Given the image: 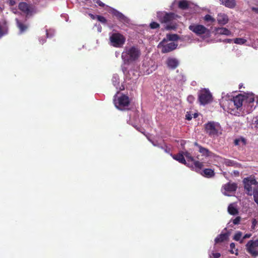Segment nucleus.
Masks as SVG:
<instances>
[{"mask_svg": "<svg viewBox=\"0 0 258 258\" xmlns=\"http://www.w3.org/2000/svg\"><path fill=\"white\" fill-rule=\"evenodd\" d=\"M141 55V50L138 46H126L121 53V58L124 64L129 65L138 60Z\"/></svg>", "mask_w": 258, "mask_h": 258, "instance_id": "1", "label": "nucleus"}, {"mask_svg": "<svg viewBox=\"0 0 258 258\" xmlns=\"http://www.w3.org/2000/svg\"><path fill=\"white\" fill-rule=\"evenodd\" d=\"M243 182L246 194L253 196V200L258 206V182L254 177L250 176L245 178Z\"/></svg>", "mask_w": 258, "mask_h": 258, "instance_id": "2", "label": "nucleus"}, {"mask_svg": "<svg viewBox=\"0 0 258 258\" xmlns=\"http://www.w3.org/2000/svg\"><path fill=\"white\" fill-rule=\"evenodd\" d=\"M220 128V124L215 121H208L205 124V132L210 137L218 136V133Z\"/></svg>", "mask_w": 258, "mask_h": 258, "instance_id": "3", "label": "nucleus"}, {"mask_svg": "<svg viewBox=\"0 0 258 258\" xmlns=\"http://www.w3.org/2000/svg\"><path fill=\"white\" fill-rule=\"evenodd\" d=\"M125 37L121 33H113L109 37L111 45L115 47H121L125 42Z\"/></svg>", "mask_w": 258, "mask_h": 258, "instance_id": "4", "label": "nucleus"}, {"mask_svg": "<svg viewBox=\"0 0 258 258\" xmlns=\"http://www.w3.org/2000/svg\"><path fill=\"white\" fill-rule=\"evenodd\" d=\"M198 100L201 104L205 105L212 101V95L208 89H202L199 93Z\"/></svg>", "mask_w": 258, "mask_h": 258, "instance_id": "5", "label": "nucleus"}, {"mask_svg": "<svg viewBox=\"0 0 258 258\" xmlns=\"http://www.w3.org/2000/svg\"><path fill=\"white\" fill-rule=\"evenodd\" d=\"M178 17L174 13H161L158 14V18L161 23H171Z\"/></svg>", "mask_w": 258, "mask_h": 258, "instance_id": "6", "label": "nucleus"}, {"mask_svg": "<svg viewBox=\"0 0 258 258\" xmlns=\"http://www.w3.org/2000/svg\"><path fill=\"white\" fill-rule=\"evenodd\" d=\"M188 29L198 36L203 34H209V30L204 25L198 24H191L189 26Z\"/></svg>", "mask_w": 258, "mask_h": 258, "instance_id": "7", "label": "nucleus"}, {"mask_svg": "<svg viewBox=\"0 0 258 258\" xmlns=\"http://www.w3.org/2000/svg\"><path fill=\"white\" fill-rule=\"evenodd\" d=\"M167 40L165 39H164L158 44V47L159 48H161V52L162 53L171 52L175 49L177 47V44H176L174 42H170L169 43L165 44Z\"/></svg>", "mask_w": 258, "mask_h": 258, "instance_id": "8", "label": "nucleus"}, {"mask_svg": "<svg viewBox=\"0 0 258 258\" xmlns=\"http://www.w3.org/2000/svg\"><path fill=\"white\" fill-rule=\"evenodd\" d=\"M18 7L19 10L25 14L26 16H32L36 13L35 7L26 3L21 2L19 4Z\"/></svg>", "mask_w": 258, "mask_h": 258, "instance_id": "9", "label": "nucleus"}, {"mask_svg": "<svg viewBox=\"0 0 258 258\" xmlns=\"http://www.w3.org/2000/svg\"><path fill=\"white\" fill-rule=\"evenodd\" d=\"M258 239L255 240H249L246 245L247 251L252 256H257L258 255Z\"/></svg>", "mask_w": 258, "mask_h": 258, "instance_id": "10", "label": "nucleus"}, {"mask_svg": "<svg viewBox=\"0 0 258 258\" xmlns=\"http://www.w3.org/2000/svg\"><path fill=\"white\" fill-rule=\"evenodd\" d=\"M111 12L112 15L115 17L120 22L124 24H130V20L121 12L114 9H112Z\"/></svg>", "mask_w": 258, "mask_h": 258, "instance_id": "11", "label": "nucleus"}, {"mask_svg": "<svg viewBox=\"0 0 258 258\" xmlns=\"http://www.w3.org/2000/svg\"><path fill=\"white\" fill-rule=\"evenodd\" d=\"M130 104V101L128 97L125 95H122L119 97L117 99V101H115V104L117 108H122L126 106H128Z\"/></svg>", "mask_w": 258, "mask_h": 258, "instance_id": "12", "label": "nucleus"}, {"mask_svg": "<svg viewBox=\"0 0 258 258\" xmlns=\"http://www.w3.org/2000/svg\"><path fill=\"white\" fill-rule=\"evenodd\" d=\"M245 100V96L241 94H239L234 97L232 101L234 103L235 108L241 110L243 101Z\"/></svg>", "mask_w": 258, "mask_h": 258, "instance_id": "13", "label": "nucleus"}, {"mask_svg": "<svg viewBox=\"0 0 258 258\" xmlns=\"http://www.w3.org/2000/svg\"><path fill=\"white\" fill-rule=\"evenodd\" d=\"M166 64L169 69L175 70L179 66V62L177 58L169 57L167 58Z\"/></svg>", "mask_w": 258, "mask_h": 258, "instance_id": "14", "label": "nucleus"}, {"mask_svg": "<svg viewBox=\"0 0 258 258\" xmlns=\"http://www.w3.org/2000/svg\"><path fill=\"white\" fill-rule=\"evenodd\" d=\"M222 188L225 191L233 192L235 191L237 188V184L236 183H231L230 182L224 184Z\"/></svg>", "mask_w": 258, "mask_h": 258, "instance_id": "15", "label": "nucleus"}, {"mask_svg": "<svg viewBox=\"0 0 258 258\" xmlns=\"http://www.w3.org/2000/svg\"><path fill=\"white\" fill-rule=\"evenodd\" d=\"M194 145L199 148V152H200L203 156L206 157H209L212 155L211 152H210L208 149L205 148L199 145L197 142H195Z\"/></svg>", "mask_w": 258, "mask_h": 258, "instance_id": "16", "label": "nucleus"}, {"mask_svg": "<svg viewBox=\"0 0 258 258\" xmlns=\"http://www.w3.org/2000/svg\"><path fill=\"white\" fill-rule=\"evenodd\" d=\"M217 20L219 24L224 25L228 22V16L225 14H219Z\"/></svg>", "mask_w": 258, "mask_h": 258, "instance_id": "17", "label": "nucleus"}, {"mask_svg": "<svg viewBox=\"0 0 258 258\" xmlns=\"http://www.w3.org/2000/svg\"><path fill=\"white\" fill-rule=\"evenodd\" d=\"M172 157L174 159L178 161L179 163H182L184 165H187L188 166L189 165L187 164L186 160H185L183 154L182 152H179L177 154L173 155Z\"/></svg>", "mask_w": 258, "mask_h": 258, "instance_id": "18", "label": "nucleus"}, {"mask_svg": "<svg viewBox=\"0 0 258 258\" xmlns=\"http://www.w3.org/2000/svg\"><path fill=\"white\" fill-rule=\"evenodd\" d=\"M229 236V233H221L215 239V243H219L228 240Z\"/></svg>", "mask_w": 258, "mask_h": 258, "instance_id": "19", "label": "nucleus"}, {"mask_svg": "<svg viewBox=\"0 0 258 258\" xmlns=\"http://www.w3.org/2000/svg\"><path fill=\"white\" fill-rule=\"evenodd\" d=\"M15 20H16V22L17 26L19 28V29L20 30V32L21 33H22L24 32H25V31H26V30L28 28V26L26 24H25L24 23H23L22 21H20L17 18H16L15 19Z\"/></svg>", "mask_w": 258, "mask_h": 258, "instance_id": "20", "label": "nucleus"}, {"mask_svg": "<svg viewBox=\"0 0 258 258\" xmlns=\"http://www.w3.org/2000/svg\"><path fill=\"white\" fill-rule=\"evenodd\" d=\"M221 4L225 7L232 9L236 6V2L235 0H220Z\"/></svg>", "mask_w": 258, "mask_h": 258, "instance_id": "21", "label": "nucleus"}, {"mask_svg": "<svg viewBox=\"0 0 258 258\" xmlns=\"http://www.w3.org/2000/svg\"><path fill=\"white\" fill-rule=\"evenodd\" d=\"M216 32L217 34L226 36H229L231 34V32L229 30L224 27L216 28Z\"/></svg>", "mask_w": 258, "mask_h": 258, "instance_id": "22", "label": "nucleus"}, {"mask_svg": "<svg viewBox=\"0 0 258 258\" xmlns=\"http://www.w3.org/2000/svg\"><path fill=\"white\" fill-rule=\"evenodd\" d=\"M234 144L235 146H245L247 144L246 140L243 137H240L236 139L234 141Z\"/></svg>", "mask_w": 258, "mask_h": 258, "instance_id": "23", "label": "nucleus"}, {"mask_svg": "<svg viewBox=\"0 0 258 258\" xmlns=\"http://www.w3.org/2000/svg\"><path fill=\"white\" fill-rule=\"evenodd\" d=\"M8 28L6 23L0 22V38L7 33Z\"/></svg>", "mask_w": 258, "mask_h": 258, "instance_id": "24", "label": "nucleus"}, {"mask_svg": "<svg viewBox=\"0 0 258 258\" xmlns=\"http://www.w3.org/2000/svg\"><path fill=\"white\" fill-rule=\"evenodd\" d=\"M192 162H194L195 171L197 172H200L201 169L204 166L203 163L199 162V161H195V160Z\"/></svg>", "mask_w": 258, "mask_h": 258, "instance_id": "25", "label": "nucleus"}, {"mask_svg": "<svg viewBox=\"0 0 258 258\" xmlns=\"http://www.w3.org/2000/svg\"><path fill=\"white\" fill-rule=\"evenodd\" d=\"M203 175L208 178L212 177L215 174L214 170L209 168L205 169L203 170Z\"/></svg>", "mask_w": 258, "mask_h": 258, "instance_id": "26", "label": "nucleus"}, {"mask_svg": "<svg viewBox=\"0 0 258 258\" xmlns=\"http://www.w3.org/2000/svg\"><path fill=\"white\" fill-rule=\"evenodd\" d=\"M178 6L181 10H187L189 8V4L186 1H180L178 3Z\"/></svg>", "mask_w": 258, "mask_h": 258, "instance_id": "27", "label": "nucleus"}, {"mask_svg": "<svg viewBox=\"0 0 258 258\" xmlns=\"http://www.w3.org/2000/svg\"><path fill=\"white\" fill-rule=\"evenodd\" d=\"M228 212L232 215H235L238 213V210L232 204H230L228 206Z\"/></svg>", "mask_w": 258, "mask_h": 258, "instance_id": "28", "label": "nucleus"}, {"mask_svg": "<svg viewBox=\"0 0 258 258\" xmlns=\"http://www.w3.org/2000/svg\"><path fill=\"white\" fill-rule=\"evenodd\" d=\"M166 37L167 39L170 41H177L179 38V36L176 34H167Z\"/></svg>", "mask_w": 258, "mask_h": 258, "instance_id": "29", "label": "nucleus"}, {"mask_svg": "<svg viewBox=\"0 0 258 258\" xmlns=\"http://www.w3.org/2000/svg\"><path fill=\"white\" fill-rule=\"evenodd\" d=\"M184 157L185 156L188 162L191 161L192 162L194 161V157L191 155L190 153L187 151L182 152Z\"/></svg>", "mask_w": 258, "mask_h": 258, "instance_id": "30", "label": "nucleus"}, {"mask_svg": "<svg viewBox=\"0 0 258 258\" xmlns=\"http://www.w3.org/2000/svg\"><path fill=\"white\" fill-rule=\"evenodd\" d=\"M246 42V40L242 38H237L234 39V42L238 44H243Z\"/></svg>", "mask_w": 258, "mask_h": 258, "instance_id": "31", "label": "nucleus"}, {"mask_svg": "<svg viewBox=\"0 0 258 258\" xmlns=\"http://www.w3.org/2000/svg\"><path fill=\"white\" fill-rule=\"evenodd\" d=\"M96 19L98 21L102 24H106L107 23L106 19L102 16L96 15Z\"/></svg>", "mask_w": 258, "mask_h": 258, "instance_id": "32", "label": "nucleus"}, {"mask_svg": "<svg viewBox=\"0 0 258 258\" xmlns=\"http://www.w3.org/2000/svg\"><path fill=\"white\" fill-rule=\"evenodd\" d=\"M246 101L249 103V105L252 107V105H251V103H252L254 101V98L253 97V95H250L249 97H247L246 99Z\"/></svg>", "mask_w": 258, "mask_h": 258, "instance_id": "33", "label": "nucleus"}, {"mask_svg": "<svg viewBox=\"0 0 258 258\" xmlns=\"http://www.w3.org/2000/svg\"><path fill=\"white\" fill-rule=\"evenodd\" d=\"M242 236V232L238 231L234 236L233 239L235 241H239L240 240L241 237Z\"/></svg>", "mask_w": 258, "mask_h": 258, "instance_id": "34", "label": "nucleus"}, {"mask_svg": "<svg viewBox=\"0 0 258 258\" xmlns=\"http://www.w3.org/2000/svg\"><path fill=\"white\" fill-rule=\"evenodd\" d=\"M204 20L207 22L211 21L212 22H213L215 21L214 18H213L211 15H208V14L206 15L204 17Z\"/></svg>", "mask_w": 258, "mask_h": 258, "instance_id": "35", "label": "nucleus"}, {"mask_svg": "<svg viewBox=\"0 0 258 258\" xmlns=\"http://www.w3.org/2000/svg\"><path fill=\"white\" fill-rule=\"evenodd\" d=\"M150 27L151 29H154L159 28V24L156 22H152L150 24Z\"/></svg>", "mask_w": 258, "mask_h": 258, "instance_id": "36", "label": "nucleus"}, {"mask_svg": "<svg viewBox=\"0 0 258 258\" xmlns=\"http://www.w3.org/2000/svg\"><path fill=\"white\" fill-rule=\"evenodd\" d=\"M241 220V217L239 216H238L236 217L233 220V223L234 225H238L239 224V222Z\"/></svg>", "mask_w": 258, "mask_h": 258, "instance_id": "37", "label": "nucleus"}, {"mask_svg": "<svg viewBox=\"0 0 258 258\" xmlns=\"http://www.w3.org/2000/svg\"><path fill=\"white\" fill-rule=\"evenodd\" d=\"M257 224V222L255 219H253L252 220V225L251 226V228L252 229H254L256 225Z\"/></svg>", "mask_w": 258, "mask_h": 258, "instance_id": "38", "label": "nucleus"}, {"mask_svg": "<svg viewBox=\"0 0 258 258\" xmlns=\"http://www.w3.org/2000/svg\"><path fill=\"white\" fill-rule=\"evenodd\" d=\"M187 100L190 103H192L195 100V98L192 95H189L187 98Z\"/></svg>", "mask_w": 258, "mask_h": 258, "instance_id": "39", "label": "nucleus"}, {"mask_svg": "<svg viewBox=\"0 0 258 258\" xmlns=\"http://www.w3.org/2000/svg\"><path fill=\"white\" fill-rule=\"evenodd\" d=\"M192 118V115L190 114V113L188 112H187L185 115V119L188 120H190Z\"/></svg>", "mask_w": 258, "mask_h": 258, "instance_id": "40", "label": "nucleus"}, {"mask_svg": "<svg viewBox=\"0 0 258 258\" xmlns=\"http://www.w3.org/2000/svg\"><path fill=\"white\" fill-rule=\"evenodd\" d=\"M112 81L113 83V85L114 86H116L118 83H117V78L115 77H113L112 79Z\"/></svg>", "mask_w": 258, "mask_h": 258, "instance_id": "41", "label": "nucleus"}, {"mask_svg": "<svg viewBox=\"0 0 258 258\" xmlns=\"http://www.w3.org/2000/svg\"><path fill=\"white\" fill-rule=\"evenodd\" d=\"M251 236V234H245L244 235V236L243 237L242 239L241 240L240 243L242 242L243 239L248 238L250 237Z\"/></svg>", "mask_w": 258, "mask_h": 258, "instance_id": "42", "label": "nucleus"}, {"mask_svg": "<svg viewBox=\"0 0 258 258\" xmlns=\"http://www.w3.org/2000/svg\"><path fill=\"white\" fill-rule=\"evenodd\" d=\"M96 3L101 7H104L105 6V4L100 0H97Z\"/></svg>", "mask_w": 258, "mask_h": 258, "instance_id": "43", "label": "nucleus"}, {"mask_svg": "<svg viewBox=\"0 0 258 258\" xmlns=\"http://www.w3.org/2000/svg\"><path fill=\"white\" fill-rule=\"evenodd\" d=\"M212 254L214 258H219L221 256L220 253L219 252L213 253Z\"/></svg>", "mask_w": 258, "mask_h": 258, "instance_id": "44", "label": "nucleus"}, {"mask_svg": "<svg viewBox=\"0 0 258 258\" xmlns=\"http://www.w3.org/2000/svg\"><path fill=\"white\" fill-rule=\"evenodd\" d=\"M89 15L90 18L93 20L96 19V15H94L92 14H89Z\"/></svg>", "mask_w": 258, "mask_h": 258, "instance_id": "45", "label": "nucleus"}, {"mask_svg": "<svg viewBox=\"0 0 258 258\" xmlns=\"http://www.w3.org/2000/svg\"><path fill=\"white\" fill-rule=\"evenodd\" d=\"M15 1L14 0H10L9 4L11 6H14L15 4Z\"/></svg>", "mask_w": 258, "mask_h": 258, "instance_id": "46", "label": "nucleus"}, {"mask_svg": "<svg viewBox=\"0 0 258 258\" xmlns=\"http://www.w3.org/2000/svg\"><path fill=\"white\" fill-rule=\"evenodd\" d=\"M230 247L231 249L234 248H235V244L233 242L230 243Z\"/></svg>", "mask_w": 258, "mask_h": 258, "instance_id": "47", "label": "nucleus"}, {"mask_svg": "<svg viewBox=\"0 0 258 258\" xmlns=\"http://www.w3.org/2000/svg\"><path fill=\"white\" fill-rule=\"evenodd\" d=\"M252 10L257 14H258V8H253Z\"/></svg>", "mask_w": 258, "mask_h": 258, "instance_id": "48", "label": "nucleus"}, {"mask_svg": "<svg viewBox=\"0 0 258 258\" xmlns=\"http://www.w3.org/2000/svg\"><path fill=\"white\" fill-rule=\"evenodd\" d=\"M255 123H256V126H257V127H258V117L256 118V120L255 121Z\"/></svg>", "mask_w": 258, "mask_h": 258, "instance_id": "49", "label": "nucleus"}, {"mask_svg": "<svg viewBox=\"0 0 258 258\" xmlns=\"http://www.w3.org/2000/svg\"><path fill=\"white\" fill-rule=\"evenodd\" d=\"M198 117V114L197 113H194V117L196 118Z\"/></svg>", "mask_w": 258, "mask_h": 258, "instance_id": "50", "label": "nucleus"}, {"mask_svg": "<svg viewBox=\"0 0 258 258\" xmlns=\"http://www.w3.org/2000/svg\"><path fill=\"white\" fill-rule=\"evenodd\" d=\"M227 41H228V42H231V39H227Z\"/></svg>", "mask_w": 258, "mask_h": 258, "instance_id": "51", "label": "nucleus"}, {"mask_svg": "<svg viewBox=\"0 0 258 258\" xmlns=\"http://www.w3.org/2000/svg\"><path fill=\"white\" fill-rule=\"evenodd\" d=\"M167 28L168 29H169L170 28V27L169 26H168L167 27Z\"/></svg>", "mask_w": 258, "mask_h": 258, "instance_id": "52", "label": "nucleus"}]
</instances>
